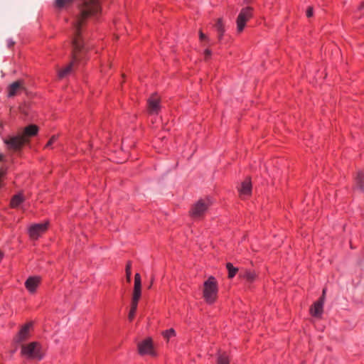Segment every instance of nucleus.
<instances>
[{"mask_svg":"<svg viewBox=\"0 0 364 364\" xmlns=\"http://www.w3.org/2000/svg\"><path fill=\"white\" fill-rule=\"evenodd\" d=\"M56 139L55 136H53L46 144V147H50L55 141Z\"/></svg>","mask_w":364,"mask_h":364,"instance_id":"nucleus-30","label":"nucleus"},{"mask_svg":"<svg viewBox=\"0 0 364 364\" xmlns=\"http://www.w3.org/2000/svg\"><path fill=\"white\" fill-rule=\"evenodd\" d=\"M41 277L39 276L29 277L25 282V287L29 293L34 294L41 283Z\"/></svg>","mask_w":364,"mask_h":364,"instance_id":"nucleus-11","label":"nucleus"},{"mask_svg":"<svg viewBox=\"0 0 364 364\" xmlns=\"http://www.w3.org/2000/svg\"><path fill=\"white\" fill-rule=\"evenodd\" d=\"M48 227V223H37L31 225L28 228V234L32 240H37L41 237L43 234H44Z\"/></svg>","mask_w":364,"mask_h":364,"instance_id":"nucleus-7","label":"nucleus"},{"mask_svg":"<svg viewBox=\"0 0 364 364\" xmlns=\"http://www.w3.org/2000/svg\"><path fill=\"white\" fill-rule=\"evenodd\" d=\"M199 38H200V41H209V38H208L207 36H205L202 31H199Z\"/></svg>","mask_w":364,"mask_h":364,"instance_id":"nucleus-27","label":"nucleus"},{"mask_svg":"<svg viewBox=\"0 0 364 364\" xmlns=\"http://www.w3.org/2000/svg\"><path fill=\"white\" fill-rule=\"evenodd\" d=\"M203 55H204L205 59L208 60V58H210V56L212 55V52H211V50L210 49H205L204 50Z\"/></svg>","mask_w":364,"mask_h":364,"instance_id":"nucleus-28","label":"nucleus"},{"mask_svg":"<svg viewBox=\"0 0 364 364\" xmlns=\"http://www.w3.org/2000/svg\"><path fill=\"white\" fill-rule=\"evenodd\" d=\"M3 258V253L0 251V260Z\"/></svg>","mask_w":364,"mask_h":364,"instance_id":"nucleus-33","label":"nucleus"},{"mask_svg":"<svg viewBox=\"0 0 364 364\" xmlns=\"http://www.w3.org/2000/svg\"><path fill=\"white\" fill-rule=\"evenodd\" d=\"M218 294V282L214 277L210 276L203 282V298L208 304H213L216 301Z\"/></svg>","mask_w":364,"mask_h":364,"instance_id":"nucleus-2","label":"nucleus"},{"mask_svg":"<svg viewBox=\"0 0 364 364\" xmlns=\"http://www.w3.org/2000/svg\"><path fill=\"white\" fill-rule=\"evenodd\" d=\"M253 16V9L250 6L243 8L238 14L236 20L237 31L240 33L243 31L246 23Z\"/></svg>","mask_w":364,"mask_h":364,"instance_id":"nucleus-5","label":"nucleus"},{"mask_svg":"<svg viewBox=\"0 0 364 364\" xmlns=\"http://www.w3.org/2000/svg\"><path fill=\"white\" fill-rule=\"evenodd\" d=\"M364 173L362 171H359L355 178L357 187L363 191L364 190Z\"/></svg>","mask_w":364,"mask_h":364,"instance_id":"nucleus-22","label":"nucleus"},{"mask_svg":"<svg viewBox=\"0 0 364 364\" xmlns=\"http://www.w3.org/2000/svg\"><path fill=\"white\" fill-rule=\"evenodd\" d=\"M326 290L325 289L323 290V295H322V296L321 297V298H323V299H324V296H325V294H326Z\"/></svg>","mask_w":364,"mask_h":364,"instance_id":"nucleus-32","label":"nucleus"},{"mask_svg":"<svg viewBox=\"0 0 364 364\" xmlns=\"http://www.w3.org/2000/svg\"><path fill=\"white\" fill-rule=\"evenodd\" d=\"M131 274H132L131 264L129 263H128L126 266V276H127V279L129 282H130V279H131Z\"/></svg>","mask_w":364,"mask_h":364,"instance_id":"nucleus-26","label":"nucleus"},{"mask_svg":"<svg viewBox=\"0 0 364 364\" xmlns=\"http://www.w3.org/2000/svg\"><path fill=\"white\" fill-rule=\"evenodd\" d=\"M213 203L212 198L210 196L200 198L191 205L189 210V215L194 220L203 218Z\"/></svg>","mask_w":364,"mask_h":364,"instance_id":"nucleus-3","label":"nucleus"},{"mask_svg":"<svg viewBox=\"0 0 364 364\" xmlns=\"http://www.w3.org/2000/svg\"><path fill=\"white\" fill-rule=\"evenodd\" d=\"M7 148L10 150L18 151L26 143L23 138L18 134L16 136H11L4 139Z\"/></svg>","mask_w":364,"mask_h":364,"instance_id":"nucleus-6","label":"nucleus"},{"mask_svg":"<svg viewBox=\"0 0 364 364\" xmlns=\"http://www.w3.org/2000/svg\"><path fill=\"white\" fill-rule=\"evenodd\" d=\"M240 197L242 199H245L250 196L252 193V183L250 178H246L242 182L241 185L237 187Z\"/></svg>","mask_w":364,"mask_h":364,"instance_id":"nucleus-12","label":"nucleus"},{"mask_svg":"<svg viewBox=\"0 0 364 364\" xmlns=\"http://www.w3.org/2000/svg\"><path fill=\"white\" fill-rule=\"evenodd\" d=\"M314 14V10H313V8L312 7H309L306 10V16L308 18H310L313 16Z\"/></svg>","mask_w":364,"mask_h":364,"instance_id":"nucleus-31","label":"nucleus"},{"mask_svg":"<svg viewBox=\"0 0 364 364\" xmlns=\"http://www.w3.org/2000/svg\"><path fill=\"white\" fill-rule=\"evenodd\" d=\"M32 323H28L23 325L19 330L14 340L16 343H21L30 338Z\"/></svg>","mask_w":364,"mask_h":364,"instance_id":"nucleus-10","label":"nucleus"},{"mask_svg":"<svg viewBox=\"0 0 364 364\" xmlns=\"http://www.w3.org/2000/svg\"><path fill=\"white\" fill-rule=\"evenodd\" d=\"M226 268L228 271V278L230 279L233 278L238 272V269L235 267L230 262L226 264Z\"/></svg>","mask_w":364,"mask_h":364,"instance_id":"nucleus-23","label":"nucleus"},{"mask_svg":"<svg viewBox=\"0 0 364 364\" xmlns=\"http://www.w3.org/2000/svg\"><path fill=\"white\" fill-rule=\"evenodd\" d=\"M101 10V0H88L82 6L80 14L77 18L73 26L72 60L64 68L58 70V76L60 79L69 75L75 64L82 63L87 58V48L84 45L81 36V28L87 18L91 17L97 18L100 14Z\"/></svg>","mask_w":364,"mask_h":364,"instance_id":"nucleus-1","label":"nucleus"},{"mask_svg":"<svg viewBox=\"0 0 364 364\" xmlns=\"http://www.w3.org/2000/svg\"><path fill=\"white\" fill-rule=\"evenodd\" d=\"M21 355L27 359L39 361L43 358L45 353L40 343L33 341L21 346Z\"/></svg>","mask_w":364,"mask_h":364,"instance_id":"nucleus-4","label":"nucleus"},{"mask_svg":"<svg viewBox=\"0 0 364 364\" xmlns=\"http://www.w3.org/2000/svg\"><path fill=\"white\" fill-rule=\"evenodd\" d=\"M23 89V82L22 80L14 82L8 87V96L14 97L20 93Z\"/></svg>","mask_w":364,"mask_h":364,"instance_id":"nucleus-15","label":"nucleus"},{"mask_svg":"<svg viewBox=\"0 0 364 364\" xmlns=\"http://www.w3.org/2000/svg\"><path fill=\"white\" fill-rule=\"evenodd\" d=\"M147 109L150 114H158L161 110V100L157 94H153L147 100Z\"/></svg>","mask_w":364,"mask_h":364,"instance_id":"nucleus-8","label":"nucleus"},{"mask_svg":"<svg viewBox=\"0 0 364 364\" xmlns=\"http://www.w3.org/2000/svg\"><path fill=\"white\" fill-rule=\"evenodd\" d=\"M141 294V276L139 273H136L134 275V286L132 298L140 299Z\"/></svg>","mask_w":364,"mask_h":364,"instance_id":"nucleus-16","label":"nucleus"},{"mask_svg":"<svg viewBox=\"0 0 364 364\" xmlns=\"http://www.w3.org/2000/svg\"><path fill=\"white\" fill-rule=\"evenodd\" d=\"M358 13H359V16H361L363 15H364V2H363L360 6L358 7V11H357Z\"/></svg>","mask_w":364,"mask_h":364,"instance_id":"nucleus-29","label":"nucleus"},{"mask_svg":"<svg viewBox=\"0 0 364 364\" xmlns=\"http://www.w3.org/2000/svg\"><path fill=\"white\" fill-rule=\"evenodd\" d=\"M138 350L140 355H156L151 338H146L138 344Z\"/></svg>","mask_w":364,"mask_h":364,"instance_id":"nucleus-9","label":"nucleus"},{"mask_svg":"<svg viewBox=\"0 0 364 364\" xmlns=\"http://www.w3.org/2000/svg\"><path fill=\"white\" fill-rule=\"evenodd\" d=\"M163 336L166 339L169 340L176 336V332L173 328H169L163 332Z\"/></svg>","mask_w":364,"mask_h":364,"instance_id":"nucleus-25","label":"nucleus"},{"mask_svg":"<svg viewBox=\"0 0 364 364\" xmlns=\"http://www.w3.org/2000/svg\"><path fill=\"white\" fill-rule=\"evenodd\" d=\"M215 27L217 32L218 33V38L219 40H221L225 33V27L222 18H218L217 20Z\"/></svg>","mask_w":364,"mask_h":364,"instance_id":"nucleus-19","label":"nucleus"},{"mask_svg":"<svg viewBox=\"0 0 364 364\" xmlns=\"http://www.w3.org/2000/svg\"><path fill=\"white\" fill-rule=\"evenodd\" d=\"M139 301V299L132 298V299L131 308H130V311H129V316H128L129 319L130 321H132L134 318V317L135 316V314L136 312Z\"/></svg>","mask_w":364,"mask_h":364,"instance_id":"nucleus-18","label":"nucleus"},{"mask_svg":"<svg viewBox=\"0 0 364 364\" xmlns=\"http://www.w3.org/2000/svg\"><path fill=\"white\" fill-rule=\"evenodd\" d=\"M4 156L0 154V188L1 187V181L6 173V167L4 164Z\"/></svg>","mask_w":364,"mask_h":364,"instance_id":"nucleus-20","label":"nucleus"},{"mask_svg":"<svg viewBox=\"0 0 364 364\" xmlns=\"http://www.w3.org/2000/svg\"><path fill=\"white\" fill-rule=\"evenodd\" d=\"M38 132V127L35 124H30L25 127L23 131L19 134L27 143L29 141V139L37 134Z\"/></svg>","mask_w":364,"mask_h":364,"instance_id":"nucleus-13","label":"nucleus"},{"mask_svg":"<svg viewBox=\"0 0 364 364\" xmlns=\"http://www.w3.org/2000/svg\"><path fill=\"white\" fill-rule=\"evenodd\" d=\"M217 364H230V359L228 354L223 353L218 357Z\"/></svg>","mask_w":364,"mask_h":364,"instance_id":"nucleus-24","label":"nucleus"},{"mask_svg":"<svg viewBox=\"0 0 364 364\" xmlns=\"http://www.w3.org/2000/svg\"><path fill=\"white\" fill-rule=\"evenodd\" d=\"M23 201V196L21 193L13 196L11 200V206L12 208L18 207Z\"/></svg>","mask_w":364,"mask_h":364,"instance_id":"nucleus-21","label":"nucleus"},{"mask_svg":"<svg viewBox=\"0 0 364 364\" xmlns=\"http://www.w3.org/2000/svg\"><path fill=\"white\" fill-rule=\"evenodd\" d=\"M257 277V273L255 271L252 269H245L243 271H241L240 273V277L242 279H245L248 282H254Z\"/></svg>","mask_w":364,"mask_h":364,"instance_id":"nucleus-17","label":"nucleus"},{"mask_svg":"<svg viewBox=\"0 0 364 364\" xmlns=\"http://www.w3.org/2000/svg\"><path fill=\"white\" fill-rule=\"evenodd\" d=\"M323 299L320 298L319 300L314 303L310 308V314L314 317H321L323 311Z\"/></svg>","mask_w":364,"mask_h":364,"instance_id":"nucleus-14","label":"nucleus"}]
</instances>
